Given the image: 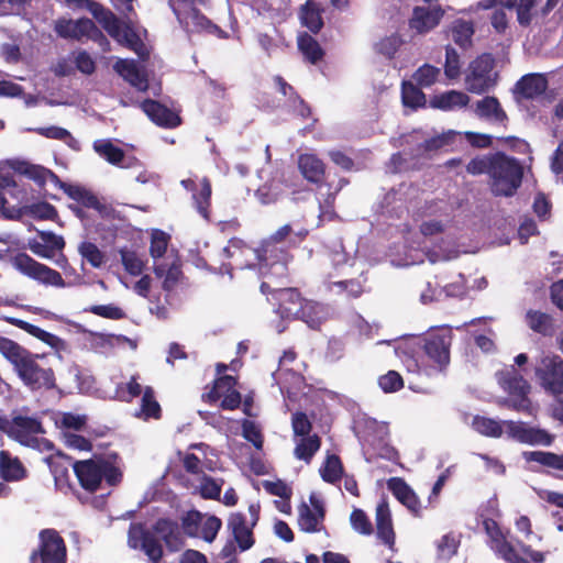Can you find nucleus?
<instances>
[{"mask_svg":"<svg viewBox=\"0 0 563 563\" xmlns=\"http://www.w3.org/2000/svg\"><path fill=\"white\" fill-rule=\"evenodd\" d=\"M236 380L231 375H224L214 382L213 388L203 395V399L210 404L223 398L235 387Z\"/></svg>","mask_w":563,"mask_h":563,"instance_id":"51","label":"nucleus"},{"mask_svg":"<svg viewBox=\"0 0 563 563\" xmlns=\"http://www.w3.org/2000/svg\"><path fill=\"white\" fill-rule=\"evenodd\" d=\"M298 47L305 58L311 64L318 63L323 56V51L319 43L309 34L299 35Z\"/></svg>","mask_w":563,"mask_h":563,"instance_id":"50","label":"nucleus"},{"mask_svg":"<svg viewBox=\"0 0 563 563\" xmlns=\"http://www.w3.org/2000/svg\"><path fill=\"white\" fill-rule=\"evenodd\" d=\"M466 294V286L463 275H459L457 279L441 287L440 291L434 295H422V303L428 305L441 301L445 298L462 297Z\"/></svg>","mask_w":563,"mask_h":563,"instance_id":"36","label":"nucleus"},{"mask_svg":"<svg viewBox=\"0 0 563 563\" xmlns=\"http://www.w3.org/2000/svg\"><path fill=\"white\" fill-rule=\"evenodd\" d=\"M169 235L161 230H154L151 239L150 254L153 258L155 276L162 279L165 291L173 290L181 277L180 265L175 257L165 256Z\"/></svg>","mask_w":563,"mask_h":563,"instance_id":"3","label":"nucleus"},{"mask_svg":"<svg viewBox=\"0 0 563 563\" xmlns=\"http://www.w3.org/2000/svg\"><path fill=\"white\" fill-rule=\"evenodd\" d=\"M401 99L405 107L417 109L424 107L427 100L421 88L412 81H404L401 85Z\"/></svg>","mask_w":563,"mask_h":563,"instance_id":"47","label":"nucleus"},{"mask_svg":"<svg viewBox=\"0 0 563 563\" xmlns=\"http://www.w3.org/2000/svg\"><path fill=\"white\" fill-rule=\"evenodd\" d=\"M283 194L282 183L273 179L269 184L260 187L255 196L262 205H269L275 202Z\"/></svg>","mask_w":563,"mask_h":563,"instance_id":"58","label":"nucleus"},{"mask_svg":"<svg viewBox=\"0 0 563 563\" xmlns=\"http://www.w3.org/2000/svg\"><path fill=\"white\" fill-rule=\"evenodd\" d=\"M296 446L294 454L296 459L310 463L313 455L321 445L320 438L317 434L295 439Z\"/></svg>","mask_w":563,"mask_h":563,"instance_id":"41","label":"nucleus"},{"mask_svg":"<svg viewBox=\"0 0 563 563\" xmlns=\"http://www.w3.org/2000/svg\"><path fill=\"white\" fill-rule=\"evenodd\" d=\"M310 503L312 508L306 504L299 507L298 525L305 532L318 531L323 518L322 505L314 495L310 496Z\"/></svg>","mask_w":563,"mask_h":563,"instance_id":"31","label":"nucleus"},{"mask_svg":"<svg viewBox=\"0 0 563 563\" xmlns=\"http://www.w3.org/2000/svg\"><path fill=\"white\" fill-rule=\"evenodd\" d=\"M322 479L330 484H335L342 478L343 465L335 454H328L319 470Z\"/></svg>","mask_w":563,"mask_h":563,"instance_id":"46","label":"nucleus"},{"mask_svg":"<svg viewBox=\"0 0 563 563\" xmlns=\"http://www.w3.org/2000/svg\"><path fill=\"white\" fill-rule=\"evenodd\" d=\"M377 537L389 548L395 544L391 514L386 500H380L376 507Z\"/></svg>","mask_w":563,"mask_h":563,"instance_id":"32","label":"nucleus"},{"mask_svg":"<svg viewBox=\"0 0 563 563\" xmlns=\"http://www.w3.org/2000/svg\"><path fill=\"white\" fill-rule=\"evenodd\" d=\"M33 131L44 137L62 141L70 148H79L78 141L64 128L51 125L36 128Z\"/></svg>","mask_w":563,"mask_h":563,"instance_id":"48","label":"nucleus"},{"mask_svg":"<svg viewBox=\"0 0 563 563\" xmlns=\"http://www.w3.org/2000/svg\"><path fill=\"white\" fill-rule=\"evenodd\" d=\"M221 520L214 516H201V523L198 537H201L207 542H212L216 539L221 528Z\"/></svg>","mask_w":563,"mask_h":563,"instance_id":"62","label":"nucleus"},{"mask_svg":"<svg viewBox=\"0 0 563 563\" xmlns=\"http://www.w3.org/2000/svg\"><path fill=\"white\" fill-rule=\"evenodd\" d=\"M223 254L233 261L231 268L243 269L246 267H252L254 261H257L261 276H272L269 263L265 262L262 247L261 250L252 249L247 246L242 240L234 238L231 239L228 245L223 249Z\"/></svg>","mask_w":563,"mask_h":563,"instance_id":"12","label":"nucleus"},{"mask_svg":"<svg viewBox=\"0 0 563 563\" xmlns=\"http://www.w3.org/2000/svg\"><path fill=\"white\" fill-rule=\"evenodd\" d=\"M0 474L5 481H19L24 477V468L18 459H12L8 452H0Z\"/></svg>","mask_w":563,"mask_h":563,"instance_id":"45","label":"nucleus"},{"mask_svg":"<svg viewBox=\"0 0 563 563\" xmlns=\"http://www.w3.org/2000/svg\"><path fill=\"white\" fill-rule=\"evenodd\" d=\"M79 7L86 8L114 41L139 52V38L130 26L122 23L110 10L92 0H84Z\"/></svg>","mask_w":563,"mask_h":563,"instance_id":"7","label":"nucleus"},{"mask_svg":"<svg viewBox=\"0 0 563 563\" xmlns=\"http://www.w3.org/2000/svg\"><path fill=\"white\" fill-rule=\"evenodd\" d=\"M529 328L536 332L548 334L553 330L552 318L538 310H529L526 314Z\"/></svg>","mask_w":563,"mask_h":563,"instance_id":"53","label":"nucleus"},{"mask_svg":"<svg viewBox=\"0 0 563 563\" xmlns=\"http://www.w3.org/2000/svg\"><path fill=\"white\" fill-rule=\"evenodd\" d=\"M78 253L80 256L88 262L93 268H99L104 263V254L99 247L89 241H82L78 245Z\"/></svg>","mask_w":563,"mask_h":563,"instance_id":"55","label":"nucleus"},{"mask_svg":"<svg viewBox=\"0 0 563 563\" xmlns=\"http://www.w3.org/2000/svg\"><path fill=\"white\" fill-rule=\"evenodd\" d=\"M489 176L494 195L510 197L521 184L522 168L516 159L498 154L490 161Z\"/></svg>","mask_w":563,"mask_h":563,"instance_id":"5","label":"nucleus"},{"mask_svg":"<svg viewBox=\"0 0 563 563\" xmlns=\"http://www.w3.org/2000/svg\"><path fill=\"white\" fill-rule=\"evenodd\" d=\"M55 32L63 38L86 41L91 40L99 44L103 52L110 49V43L103 33L90 19L67 20L60 19L55 23Z\"/></svg>","mask_w":563,"mask_h":563,"instance_id":"11","label":"nucleus"},{"mask_svg":"<svg viewBox=\"0 0 563 563\" xmlns=\"http://www.w3.org/2000/svg\"><path fill=\"white\" fill-rule=\"evenodd\" d=\"M144 388L137 383L136 377L132 376L126 384L118 385L115 390V397L121 401H131L137 396H143Z\"/></svg>","mask_w":563,"mask_h":563,"instance_id":"59","label":"nucleus"},{"mask_svg":"<svg viewBox=\"0 0 563 563\" xmlns=\"http://www.w3.org/2000/svg\"><path fill=\"white\" fill-rule=\"evenodd\" d=\"M328 291L334 295L347 294L351 297H358L363 292V286L356 279H334L332 274H329L323 282Z\"/></svg>","mask_w":563,"mask_h":563,"instance_id":"37","label":"nucleus"},{"mask_svg":"<svg viewBox=\"0 0 563 563\" xmlns=\"http://www.w3.org/2000/svg\"><path fill=\"white\" fill-rule=\"evenodd\" d=\"M55 187L64 190V192L70 199L81 203L85 207L96 208L98 206L97 197L81 186L68 185L59 179V183H57Z\"/></svg>","mask_w":563,"mask_h":563,"instance_id":"40","label":"nucleus"},{"mask_svg":"<svg viewBox=\"0 0 563 563\" xmlns=\"http://www.w3.org/2000/svg\"><path fill=\"white\" fill-rule=\"evenodd\" d=\"M117 334L88 332L89 346L99 353H108L115 346Z\"/></svg>","mask_w":563,"mask_h":563,"instance_id":"56","label":"nucleus"},{"mask_svg":"<svg viewBox=\"0 0 563 563\" xmlns=\"http://www.w3.org/2000/svg\"><path fill=\"white\" fill-rule=\"evenodd\" d=\"M445 242L443 241L440 245L435 246L432 250H428L424 255L429 260L430 263L434 264L442 261H450L456 258L460 254V251L455 246H445Z\"/></svg>","mask_w":563,"mask_h":563,"instance_id":"61","label":"nucleus"},{"mask_svg":"<svg viewBox=\"0 0 563 563\" xmlns=\"http://www.w3.org/2000/svg\"><path fill=\"white\" fill-rule=\"evenodd\" d=\"M247 517L242 512L231 514L228 519V529L231 531L234 542L240 551L244 552L254 544L253 528Z\"/></svg>","mask_w":563,"mask_h":563,"instance_id":"23","label":"nucleus"},{"mask_svg":"<svg viewBox=\"0 0 563 563\" xmlns=\"http://www.w3.org/2000/svg\"><path fill=\"white\" fill-rule=\"evenodd\" d=\"M298 168L310 183H319L324 175L323 162L312 153H305L298 157Z\"/></svg>","mask_w":563,"mask_h":563,"instance_id":"34","label":"nucleus"},{"mask_svg":"<svg viewBox=\"0 0 563 563\" xmlns=\"http://www.w3.org/2000/svg\"><path fill=\"white\" fill-rule=\"evenodd\" d=\"M181 186L192 192L194 206L197 212L206 220L209 219V206L211 198V185L207 178H202L199 184L194 179H183Z\"/></svg>","mask_w":563,"mask_h":563,"instance_id":"25","label":"nucleus"},{"mask_svg":"<svg viewBox=\"0 0 563 563\" xmlns=\"http://www.w3.org/2000/svg\"><path fill=\"white\" fill-rule=\"evenodd\" d=\"M498 384L510 395L504 405L517 411L532 413L531 401L528 398L530 385L514 367H507L496 374Z\"/></svg>","mask_w":563,"mask_h":563,"instance_id":"10","label":"nucleus"},{"mask_svg":"<svg viewBox=\"0 0 563 563\" xmlns=\"http://www.w3.org/2000/svg\"><path fill=\"white\" fill-rule=\"evenodd\" d=\"M296 358V354L292 351L284 352L283 356L279 360V367L273 374V377L276 384L279 386L280 391L290 393L289 389L291 386H299L301 384V376L297 374L294 369L288 368V364L292 363Z\"/></svg>","mask_w":563,"mask_h":563,"instance_id":"28","label":"nucleus"},{"mask_svg":"<svg viewBox=\"0 0 563 563\" xmlns=\"http://www.w3.org/2000/svg\"><path fill=\"white\" fill-rule=\"evenodd\" d=\"M122 264L128 273L131 275H141L144 267V260L133 251L121 250L120 251Z\"/></svg>","mask_w":563,"mask_h":563,"instance_id":"60","label":"nucleus"},{"mask_svg":"<svg viewBox=\"0 0 563 563\" xmlns=\"http://www.w3.org/2000/svg\"><path fill=\"white\" fill-rule=\"evenodd\" d=\"M261 291H272L278 301L277 314L282 319H301L311 329H317L330 317L329 307L314 302H302L298 291L292 288H275L271 282H263Z\"/></svg>","mask_w":563,"mask_h":563,"instance_id":"2","label":"nucleus"},{"mask_svg":"<svg viewBox=\"0 0 563 563\" xmlns=\"http://www.w3.org/2000/svg\"><path fill=\"white\" fill-rule=\"evenodd\" d=\"M440 69L429 64L419 67L412 75V82L420 88H429L438 81Z\"/></svg>","mask_w":563,"mask_h":563,"instance_id":"54","label":"nucleus"},{"mask_svg":"<svg viewBox=\"0 0 563 563\" xmlns=\"http://www.w3.org/2000/svg\"><path fill=\"white\" fill-rule=\"evenodd\" d=\"M161 412V406L156 400L153 388L145 386L143 396L141 398L140 410L136 411L135 416L143 420L159 419Z\"/></svg>","mask_w":563,"mask_h":563,"instance_id":"39","label":"nucleus"},{"mask_svg":"<svg viewBox=\"0 0 563 563\" xmlns=\"http://www.w3.org/2000/svg\"><path fill=\"white\" fill-rule=\"evenodd\" d=\"M95 152L109 164L119 166L124 159V151L109 139L96 140L92 145Z\"/></svg>","mask_w":563,"mask_h":563,"instance_id":"38","label":"nucleus"},{"mask_svg":"<svg viewBox=\"0 0 563 563\" xmlns=\"http://www.w3.org/2000/svg\"><path fill=\"white\" fill-rule=\"evenodd\" d=\"M13 266L21 274L46 287L65 288L69 286L57 271L36 262L26 254H19L15 256L13 260Z\"/></svg>","mask_w":563,"mask_h":563,"instance_id":"15","label":"nucleus"},{"mask_svg":"<svg viewBox=\"0 0 563 563\" xmlns=\"http://www.w3.org/2000/svg\"><path fill=\"white\" fill-rule=\"evenodd\" d=\"M423 220L420 224V232L424 236H432L441 233L450 222L448 207L443 202H434L427 206L422 212Z\"/></svg>","mask_w":563,"mask_h":563,"instance_id":"22","label":"nucleus"},{"mask_svg":"<svg viewBox=\"0 0 563 563\" xmlns=\"http://www.w3.org/2000/svg\"><path fill=\"white\" fill-rule=\"evenodd\" d=\"M534 374L540 386L549 394H563V360L559 355L543 354L534 364Z\"/></svg>","mask_w":563,"mask_h":563,"instance_id":"13","label":"nucleus"},{"mask_svg":"<svg viewBox=\"0 0 563 563\" xmlns=\"http://www.w3.org/2000/svg\"><path fill=\"white\" fill-rule=\"evenodd\" d=\"M300 19L302 24L313 33L319 32L323 25L319 9L311 0H308L306 4L302 7Z\"/></svg>","mask_w":563,"mask_h":563,"instance_id":"52","label":"nucleus"},{"mask_svg":"<svg viewBox=\"0 0 563 563\" xmlns=\"http://www.w3.org/2000/svg\"><path fill=\"white\" fill-rule=\"evenodd\" d=\"M452 342V332L450 328L442 327L428 333L424 338V352L431 362L439 369L445 367L450 362V346Z\"/></svg>","mask_w":563,"mask_h":563,"instance_id":"18","label":"nucleus"},{"mask_svg":"<svg viewBox=\"0 0 563 563\" xmlns=\"http://www.w3.org/2000/svg\"><path fill=\"white\" fill-rule=\"evenodd\" d=\"M0 353L13 366L22 383L32 390L51 389L55 376L51 367L44 366V354H34L16 342L0 338Z\"/></svg>","mask_w":563,"mask_h":563,"instance_id":"1","label":"nucleus"},{"mask_svg":"<svg viewBox=\"0 0 563 563\" xmlns=\"http://www.w3.org/2000/svg\"><path fill=\"white\" fill-rule=\"evenodd\" d=\"M505 433L509 439L529 445L549 446L554 439L547 430L530 427L521 421L505 420Z\"/></svg>","mask_w":563,"mask_h":563,"instance_id":"19","label":"nucleus"},{"mask_svg":"<svg viewBox=\"0 0 563 563\" xmlns=\"http://www.w3.org/2000/svg\"><path fill=\"white\" fill-rule=\"evenodd\" d=\"M290 232L291 227L289 224H285L262 244L264 260L269 263L272 277L283 278L286 276L288 254L279 244L289 235Z\"/></svg>","mask_w":563,"mask_h":563,"instance_id":"16","label":"nucleus"},{"mask_svg":"<svg viewBox=\"0 0 563 563\" xmlns=\"http://www.w3.org/2000/svg\"><path fill=\"white\" fill-rule=\"evenodd\" d=\"M484 529L489 537L492 550L509 563H529V558L534 563H542L544 554L540 551H534L528 545H521L517 550L506 538L497 522L493 519H485Z\"/></svg>","mask_w":563,"mask_h":563,"instance_id":"4","label":"nucleus"},{"mask_svg":"<svg viewBox=\"0 0 563 563\" xmlns=\"http://www.w3.org/2000/svg\"><path fill=\"white\" fill-rule=\"evenodd\" d=\"M74 472L81 485L88 492H96L104 479L109 485H115L121 479L120 471L103 459L78 461Z\"/></svg>","mask_w":563,"mask_h":563,"instance_id":"6","label":"nucleus"},{"mask_svg":"<svg viewBox=\"0 0 563 563\" xmlns=\"http://www.w3.org/2000/svg\"><path fill=\"white\" fill-rule=\"evenodd\" d=\"M15 169L20 174H23L37 183L40 186H43L47 183L56 186V184L59 183V178L55 173L40 165H34L29 162H18Z\"/></svg>","mask_w":563,"mask_h":563,"instance_id":"35","label":"nucleus"},{"mask_svg":"<svg viewBox=\"0 0 563 563\" xmlns=\"http://www.w3.org/2000/svg\"><path fill=\"white\" fill-rule=\"evenodd\" d=\"M440 7L416 5L408 20V26L415 34H427L439 25L443 18Z\"/></svg>","mask_w":563,"mask_h":563,"instance_id":"20","label":"nucleus"},{"mask_svg":"<svg viewBox=\"0 0 563 563\" xmlns=\"http://www.w3.org/2000/svg\"><path fill=\"white\" fill-rule=\"evenodd\" d=\"M470 102V97L462 91L450 90L435 95L430 99V107L442 111H454L465 108Z\"/></svg>","mask_w":563,"mask_h":563,"instance_id":"33","label":"nucleus"},{"mask_svg":"<svg viewBox=\"0 0 563 563\" xmlns=\"http://www.w3.org/2000/svg\"><path fill=\"white\" fill-rule=\"evenodd\" d=\"M330 260L334 269L336 272V276H349L353 273L352 268L356 265V257L349 256L346 254L345 249L340 244L338 245L330 254Z\"/></svg>","mask_w":563,"mask_h":563,"instance_id":"42","label":"nucleus"},{"mask_svg":"<svg viewBox=\"0 0 563 563\" xmlns=\"http://www.w3.org/2000/svg\"><path fill=\"white\" fill-rule=\"evenodd\" d=\"M9 322L48 345L59 360L69 354V345L62 338L21 319L10 318Z\"/></svg>","mask_w":563,"mask_h":563,"instance_id":"21","label":"nucleus"},{"mask_svg":"<svg viewBox=\"0 0 563 563\" xmlns=\"http://www.w3.org/2000/svg\"><path fill=\"white\" fill-rule=\"evenodd\" d=\"M457 547L459 540L456 537L453 533H446L437 542L438 556L449 560L456 553Z\"/></svg>","mask_w":563,"mask_h":563,"instance_id":"63","label":"nucleus"},{"mask_svg":"<svg viewBox=\"0 0 563 563\" xmlns=\"http://www.w3.org/2000/svg\"><path fill=\"white\" fill-rule=\"evenodd\" d=\"M3 432L22 445L32 449L41 450L42 446H49V443L40 437L44 433V429L36 416L16 412L11 420L7 419Z\"/></svg>","mask_w":563,"mask_h":563,"instance_id":"8","label":"nucleus"},{"mask_svg":"<svg viewBox=\"0 0 563 563\" xmlns=\"http://www.w3.org/2000/svg\"><path fill=\"white\" fill-rule=\"evenodd\" d=\"M169 5L187 33H207L218 38L229 37L227 32L195 9L190 0H169Z\"/></svg>","mask_w":563,"mask_h":563,"instance_id":"9","label":"nucleus"},{"mask_svg":"<svg viewBox=\"0 0 563 563\" xmlns=\"http://www.w3.org/2000/svg\"><path fill=\"white\" fill-rule=\"evenodd\" d=\"M472 427L475 431L485 437L499 438L505 433V420L498 421L492 418L476 416L473 419Z\"/></svg>","mask_w":563,"mask_h":563,"instance_id":"44","label":"nucleus"},{"mask_svg":"<svg viewBox=\"0 0 563 563\" xmlns=\"http://www.w3.org/2000/svg\"><path fill=\"white\" fill-rule=\"evenodd\" d=\"M402 40L398 34H391L376 43V51L387 58H393L401 46Z\"/></svg>","mask_w":563,"mask_h":563,"instance_id":"64","label":"nucleus"},{"mask_svg":"<svg viewBox=\"0 0 563 563\" xmlns=\"http://www.w3.org/2000/svg\"><path fill=\"white\" fill-rule=\"evenodd\" d=\"M113 69L131 86L139 91H146L148 88L145 70L132 59H118Z\"/></svg>","mask_w":563,"mask_h":563,"instance_id":"26","label":"nucleus"},{"mask_svg":"<svg viewBox=\"0 0 563 563\" xmlns=\"http://www.w3.org/2000/svg\"><path fill=\"white\" fill-rule=\"evenodd\" d=\"M66 553L59 533L54 529H45L40 533L38 549L32 552L30 563H66Z\"/></svg>","mask_w":563,"mask_h":563,"instance_id":"17","label":"nucleus"},{"mask_svg":"<svg viewBox=\"0 0 563 563\" xmlns=\"http://www.w3.org/2000/svg\"><path fill=\"white\" fill-rule=\"evenodd\" d=\"M145 114L157 125L164 128H176L180 124L177 113L154 100H145L141 104Z\"/></svg>","mask_w":563,"mask_h":563,"instance_id":"29","label":"nucleus"},{"mask_svg":"<svg viewBox=\"0 0 563 563\" xmlns=\"http://www.w3.org/2000/svg\"><path fill=\"white\" fill-rule=\"evenodd\" d=\"M496 84L494 58L484 54L473 60L465 74V87L472 93H484Z\"/></svg>","mask_w":563,"mask_h":563,"instance_id":"14","label":"nucleus"},{"mask_svg":"<svg viewBox=\"0 0 563 563\" xmlns=\"http://www.w3.org/2000/svg\"><path fill=\"white\" fill-rule=\"evenodd\" d=\"M388 489L413 515H420L421 503L408 484L399 477H393L387 482Z\"/></svg>","mask_w":563,"mask_h":563,"instance_id":"30","label":"nucleus"},{"mask_svg":"<svg viewBox=\"0 0 563 563\" xmlns=\"http://www.w3.org/2000/svg\"><path fill=\"white\" fill-rule=\"evenodd\" d=\"M474 34L473 23L464 20H455L452 24V38L460 46L470 44Z\"/></svg>","mask_w":563,"mask_h":563,"instance_id":"57","label":"nucleus"},{"mask_svg":"<svg viewBox=\"0 0 563 563\" xmlns=\"http://www.w3.org/2000/svg\"><path fill=\"white\" fill-rule=\"evenodd\" d=\"M475 115L493 124H505L508 117L496 97L487 96L476 101L473 107Z\"/></svg>","mask_w":563,"mask_h":563,"instance_id":"27","label":"nucleus"},{"mask_svg":"<svg viewBox=\"0 0 563 563\" xmlns=\"http://www.w3.org/2000/svg\"><path fill=\"white\" fill-rule=\"evenodd\" d=\"M54 422L55 426L63 432H74L81 430L86 422L87 418L85 415H78L73 412H56L54 413Z\"/></svg>","mask_w":563,"mask_h":563,"instance_id":"43","label":"nucleus"},{"mask_svg":"<svg viewBox=\"0 0 563 563\" xmlns=\"http://www.w3.org/2000/svg\"><path fill=\"white\" fill-rule=\"evenodd\" d=\"M548 88V80L541 74L525 75L515 86L516 99L519 103L523 100H533L541 97Z\"/></svg>","mask_w":563,"mask_h":563,"instance_id":"24","label":"nucleus"},{"mask_svg":"<svg viewBox=\"0 0 563 563\" xmlns=\"http://www.w3.org/2000/svg\"><path fill=\"white\" fill-rule=\"evenodd\" d=\"M523 457L528 462H537L541 465L563 471V454L552 452L532 451L525 452Z\"/></svg>","mask_w":563,"mask_h":563,"instance_id":"49","label":"nucleus"}]
</instances>
